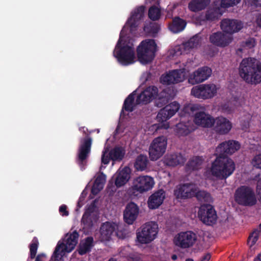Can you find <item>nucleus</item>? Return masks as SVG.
Listing matches in <instances>:
<instances>
[{
    "label": "nucleus",
    "mask_w": 261,
    "mask_h": 261,
    "mask_svg": "<svg viewBox=\"0 0 261 261\" xmlns=\"http://www.w3.org/2000/svg\"><path fill=\"white\" fill-rule=\"evenodd\" d=\"M202 160L199 156H195L189 161L186 165L187 171L196 170L200 168Z\"/></svg>",
    "instance_id": "38"
},
{
    "label": "nucleus",
    "mask_w": 261,
    "mask_h": 261,
    "mask_svg": "<svg viewBox=\"0 0 261 261\" xmlns=\"http://www.w3.org/2000/svg\"><path fill=\"white\" fill-rule=\"evenodd\" d=\"M186 22L179 17H175L172 22L169 25V29L174 33H179L184 30L186 25Z\"/></svg>",
    "instance_id": "35"
},
{
    "label": "nucleus",
    "mask_w": 261,
    "mask_h": 261,
    "mask_svg": "<svg viewBox=\"0 0 261 261\" xmlns=\"http://www.w3.org/2000/svg\"><path fill=\"white\" fill-rule=\"evenodd\" d=\"M179 104L176 101H173L159 112L156 120L159 122H164L172 117L179 109Z\"/></svg>",
    "instance_id": "16"
},
{
    "label": "nucleus",
    "mask_w": 261,
    "mask_h": 261,
    "mask_svg": "<svg viewBox=\"0 0 261 261\" xmlns=\"http://www.w3.org/2000/svg\"><path fill=\"white\" fill-rule=\"evenodd\" d=\"M195 187L191 183L180 184L174 190V195L178 199H187L194 197Z\"/></svg>",
    "instance_id": "15"
},
{
    "label": "nucleus",
    "mask_w": 261,
    "mask_h": 261,
    "mask_svg": "<svg viewBox=\"0 0 261 261\" xmlns=\"http://www.w3.org/2000/svg\"><path fill=\"white\" fill-rule=\"evenodd\" d=\"M234 199L239 204L246 206H251L256 203L253 190L246 186H242L236 190Z\"/></svg>",
    "instance_id": "8"
},
{
    "label": "nucleus",
    "mask_w": 261,
    "mask_h": 261,
    "mask_svg": "<svg viewBox=\"0 0 261 261\" xmlns=\"http://www.w3.org/2000/svg\"><path fill=\"white\" fill-rule=\"evenodd\" d=\"M258 228H259V229L258 230V231H259V234H260V233H261V223L259 225Z\"/></svg>",
    "instance_id": "63"
},
{
    "label": "nucleus",
    "mask_w": 261,
    "mask_h": 261,
    "mask_svg": "<svg viewBox=\"0 0 261 261\" xmlns=\"http://www.w3.org/2000/svg\"><path fill=\"white\" fill-rule=\"evenodd\" d=\"M157 45L153 39H145L137 47V54L138 60L143 64L151 62L155 56Z\"/></svg>",
    "instance_id": "5"
},
{
    "label": "nucleus",
    "mask_w": 261,
    "mask_h": 261,
    "mask_svg": "<svg viewBox=\"0 0 261 261\" xmlns=\"http://www.w3.org/2000/svg\"><path fill=\"white\" fill-rule=\"evenodd\" d=\"M91 251V249L87 246V245H85V244H82L80 245L79 249V253L81 255H84L86 254L87 252H89Z\"/></svg>",
    "instance_id": "50"
},
{
    "label": "nucleus",
    "mask_w": 261,
    "mask_h": 261,
    "mask_svg": "<svg viewBox=\"0 0 261 261\" xmlns=\"http://www.w3.org/2000/svg\"><path fill=\"white\" fill-rule=\"evenodd\" d=\"M139 207L133 202L127 204L123 213L124 221L128 224H132L136 220L139 214Z\"/></svg>",
    "instance_id": "25"
},
{
    "label": "nucleus",
    "mask_w": 261,
    "mask_h": 261,
    "mask_svg": "<svg viewBox=\"0 0 261 261\" xmlns=\"http://www.w3.org/2000/svg\"><path fill=\"white\" fill-rule=\"evenodd\" d=\"M117 226L115 223L106 222L103 223L100 229V234L102 239L108 241L111 238L112 234L115 231Z\"/></svg>",
    "instance_id": "33"
},
{
    "label": "nucleus",
    "mask_w": 261,
    "mask_h": 261,
    "mask_svg": "<svg viewBox=\"0 0 261 261\" xmlns=\"http://www.w3.org/2000/svg\"><path fill=\"white\" fill-rule=\"evenodd\" d=\"M59 212L62 216H67L69 215V212L67 211V206L64 204L60 206Z\"/></svg>",
    "instance_id": "53"
},
{
    "label": "nucleus",
    "mask_w": 261,
    "mask_h": 261,
    "mask_svg": "<svg viewBox=\"0 0 261 261\" xmlns=\"http://www.w3.org/2000/svg\"><path fill=\"white\" fill-rule=\"evenodd\" d=\"M165 192L160 189L151 194L148 198V206L150 209L154 210L158 208L163 202L165 198Z\"/></svg>",
    "instance_id": "26"
},
{
    "label": "nucleus",
    "mask_w": 261,
    "mask_h": 261,
    "mask_svg": "<svg viewBox=\"0 0 261 261\" xmlns=\"http://www.w3.org/2000/svg\"><path fill=\"white\" fill-rule=\"evenodd\" d=\"M243 27V24L241 21L234 19L224 18L220 24L221 30L224 33L231 35L238 32Z\"/></svg>",
    "instance_id": "18"
},
{
    "label": "nucleus",
    "mask_w": 261,
    "mask_h": 261,
    "mask_svg": "<svg viewBox=\"0 0 261 261\" xmlns=\"http://www.w3.org/2000/svg\"><path fill=\"white\" fill-rule=\"evenodd\" d=\"M177 256L176 254H173L172 256H171V259L173 260H175L176 259H177Z\"/></svg>",
    "instance_id": "61"
},
{
    "label": "nucleus",
    "mask_w": 261,
    "mask_h": 261,
    "mask_svg": "<svg viewBox=\"0 0 261 261\" xmlns=\"http://www.w3.org/2000/svg\"><path fill=\"white\" fill-rule=\"evenodd\" d=\"M186 161V159L180 153L168 154L164 159V163L167 166L175 167L182 165Z\"/></svg>",
    "instance_id": "28"
},
{
    "label": "nucleus",
    "mask_w": 261,
    "mask_h": 261,
    "mask_svg": "<svg viewBox=\"0 0 261 261\" xmlns=\"http://www.w3.org/2000/svg\"><path fill=\"white\" fill-rule=\"evenodd\" d=\"M113 55L123 66L129 65L135 62L134 48L125 42L122 43L121 35L114 50Z\"/></svg>",
    "instance_id": "4"
},
{
    "label": "nucleus",
    "mask_w": 261,
    "mask_h": 261,
    "mask_svg": "<svg viewBox=\"0 0 261 261\" xmlns=\"http://www.w3.org/2000/svg\"><path fill=\"white\" fill-rule=\"evenodd\" d=\"M136 95V91L135 90L129 94L125 99L121 111V114L124 113V111L130 113L135 110L136 106L138 105V104L136 103V100L135 101Z\"/></svg>",
    "instance_id": "30"
},
{
    "label": "nucleus",
    "mask_w": 261,
    "mask_h": 261,
    "mask_svg": "<svg viewBox=\"0 0 261 261\" xmlns=\"http://www.w3.org/2000/svg\"><path fill=\"white\" fill-rule=\"evenodd\" d=\"M219 14L217 10L210 9L206 11L205 14V20L207 21H214L218 18Z\"/></svg>",
    "instance_id": "42"
},
{
    "label": "nucleus",
    "mask_w": 261,
    "mask_h": 261,
    "mask_svg": "<svg viewBox=\"0 0 261 261\" xmlns=\"http://www.w3.org/2000/svg\"><path fill=\"white\" fill-rule=\"evenodd\" d=\"M214 129L217 134L225 135L228 134L232 128L230 121L224 117H218L214 119Z\"/></svg>",
    "instance_id": "22"
},
{
    "label": "nucleus",
    "mask_w": 261,
    "mask_h": 261,
    "mask_svg": "<svg viewBox=\"0 0 261 261\" xmlns=\"http://www.w3.org/2000/svg\"><path fill=\"white\" fill-rule=\"evenodd\" d=\"M198 105H189L184 108L183 112L186 116L194 115V122L203 127L211 128L214 125V118L208 113L199 110Z\"/></svg>",
    "instance_id": "3"
},
{
    "label": "nucleus",
    "mask_w": 261,
    "mask_h": 261,
    "mask_svg": "<svg viewBox=\"0 0 261 261\" xmlns=\"http://www.w3.org/2000/svg\"><path fill=\"white\" fill-rule=\"evenodd\" d=\"M158 93V89L154 86H149L142 91L136 97V103L146 105L155 98Z\"/></svg>",
    "instance_id": "20"
},
{
    "label": "nucleus",
    "mask_w": 261,
    "mask_h": 261,
    "mask_svg": "<svg viewBox=\"0 0 261 261\" xmlns=\"http://www.w3.org/2000/svg\"><path fill=\"white\" fill-rule=\"evenodd\" d=\"M163 126H164V128L165 129H167L169 127V125L168 123L164 124Z\"/></svg>",
    "instance_id": "62"
},
{
    "label": "nucleus",
    "mask_w": 261,
    "mask_h": 261,
    "mask_svg": "<svg viewBox=\"0 0 261 261\" xmlns=\"http://www.w3.org/2000/svg\"><path fill=\"white\" fill-rule=\"evenodd\" d=\"M194 197H196L197 200L201 202H210L212 201V197L209 193L205 191H197L196 188Z\"/></svg>",
    "instance_id": "39"
},
{
    "label": "nucleus",
    "mask_w": 261,
    "mask_h": 261,
    "mask_svg": "<svg viewBox=\"0 0 261 261\" xmlns=\"http://www.w3.org/2000/svg\"><path fill=\"white\" fill-rule=\"evenodd\" d=\"M107 153V151L106 150L103 151V153L101 156V163L105 165L108 164L110 162V160H111L110 156H108V155H106V153Z\"/></svg>",
    "instance_id": "52"
},
{
    "label": "nucleus",
    "mask_w": 261,
    "mask_h": 261,
    "mask_svg": "<svg viewBox=\"0 0 261 261\" xmlns=\"http://www.w3.org/2000/svg\"><path fill=\"white\" fill-rule=\"evenodd\" d=\"M130 170L129 167H125L117 175L115 179V184L117 188L124 186L130 178Z\"/></svg>",
    "instance_id": "31"
},
{
    "label": "nucleus",
    "mask_w": 261,
    "mask_h": 261,
    "mask_svg": "<svg viewBox=\"0 0 261 261\" xmlns=\"http://www.w3.org/2000/svg\"><path fill=\"white\" fill-rule=\"evenodd\" d=\"M93 211V207H89L88 208V209L85 212L82 217V221L84 223H88V220L89 219V217L90 216V214L92 213Z\"/></svg>",
    "instance_id": "49"
},
{
    "label": "nucleus",
    "mask_w": 261,
    "mask_h": 261,
    "mask_svg": "<svg viewBox=\"0 0 261 261\" xmlns=\"http://www.w3.org/2000/svg\"><path fill=\"white\" fill-rule=\"evenodd\" d=\"M212 74V70L207 66L199 68L191 74L189 77V83L195 85L202 83L207 80Z\"/></svg>",
    "instance_id": "19"
},
{
    "label": "nucleus",
    "mask_w": 261,
    "mask_h": 261,
    "mask_svg": "<svg viewBox=\"0 0 261 261\" xmlns=\"http://www.w3.org/2000/svg\"><path fill=\"white\" fill-rule=\"evenodd\" d=\"M259 236V231L255 229L251 233L247 240V244L250 247H252L257 242Z\"/></svg>",
    "instance_id": "41"
},
{
    "label": "nucleus",
    "mask_w": 261,
    "mask_h": 261,
    "mask_svg": "<svg viewBox=\"0 0 261 261\" xmlns=\"http://www.w3.org/2000/svg\"><path fill=\"white\" fill-rule=\"evenodd\" d=\"M148 15L151 20H157L161 17V10L156 6L153 5L149 9Z\"/></svg>",
    "instance_id": "40"
},
{
    "label": "nucleus",
    "mask_w": 261,
    "mask_h": 261,
    "mask_svg": "<svg viewBox=\"0 0 261 261\" xmlns=\"http://www.w3.org/2000/svg\"><path fill=\"white\" fill-rule=\"evenodd\" d=\"M154 184V179L149 176H139L135 178L128 190L130 195L137 196L138 194L150 190Z\"/></svg>",
    "instance_id": "9"
},
{
    "label": "nucleus",
    "mask_w": 261,
    "mask_h": 261,
    "mask_svg": "<svg viewBox=\"0 0 261 261\" xmlns=\"http://www.w3.org/2000/svg\"><path fill=\"white\" fill-rule=\"evenodd\" d=\"M240 148L239 142L233 140L224 141L216 147L215 153L216 158L211 167V172L213 176L219 180H224L232 174L236 166L228 156Z\"/></svg>",
    "instance_id": "1"
},
{
    "label": "nucleus",
    "mask_w": 261,
    "mask_h": 261,
    "mask_svg": "<svg viewBox=\"0 0 261 261\" xmlns=\"http://www.w3.org/2000/svg\"><path fill=\"white\" fill-rule=\"evenodd\" d=\"M160 29V26L155 23H150L148 27H145L144 30L152 33H157Z\"/></svg>",
    "instance_id": "47"
},
{
    "label": "nucleus",
    "mask_w": 261,
    "mask_h": 261,
    "mask_svg": "<svg viewBox=\"0 0 261 261\" xmlns=\"http://www.w3.org/2000/svg\"><path fill=\"white\" fill-rule=\"evenodd\" d=\"M185 116L186 113H185L184 116H182L181 117L180 122L176 125V133L180 136H187L189 134L192 130V128L191 127L192 122L189 119L187 122H185L184 120L185 117H186ZM186 117L189 116L186 115Z\"/></svg>",
    "instance_id": "32"
},
{
    "label": "nucleus",
    "mask_w": 261,
    "mask_h": 261,
    "mask_svg": "<svg viewBox=\"0 0 261 261\" xmlns=\"http://www.w3.org/2000/svg\"><path fill=\"white\" fill-rule=\"evenodd\" d=\"M256 45L255 39L252 37H249L245 41L242 42V46L246 48H252L254 47Z\"/></svg>",
    "instance_id": "44"
},
{
    "label": "nucleus",
    "mask_w": 261,
    "mask_h": 261,
    "mask_svg": "<svg viewBox=\"0 0 261 261\" xmlns=\"http://www.w3.org/2000/svg\"><path fill=\"white\" fill-rule=\"evenodd\" d=\"M93 238L91 237H88L86 239L85 242L84 243V244H85V245H87L88 247L91 249L92 247L93 246Z\"/></svg>",
    "instance_id": "54"
},
{
    "label": "nucleus",
    "mask_w": 261,
    "mask_h": 261,
    "mask_svg": "<svg viewBox=\"0 0 261 261\" xmlns=\"http://www.w3.org/2000/svg\"><path fill=\"white\" fill-rule=\"evenodd\" d=\"M197 235L192 231L180 232L175 237L174 244L182 249L192 247L197 240Z\"/></svg>",
    "instance_id": "12"
},
{
    "label": "nucleus",
    "mask_w": 261,
    "mask_h": 261,
    "mask_svg": "<svg viewBox=\"0 0 261 261\" xmlns=\"http://www.w3.org/2000/svg\"><path fill=\"white\" fill-rule=\"evenodd\" d=\"M39 243L37 237H34L33 238L31 243L29 245L30 248V258L34 259L35 261H44V259L46 258V255L44 253L38 254L36 256L37 250L39 247Z\"/></svg>",
    "instance_id": "29"
},
{
    "label": "nucleus",
    "mask_w": 261,
    "mask_h": 261,
    "mask_svg": "<svg viewBox=\"0 0 261 261\" xmlns=\"http://www.w3.org/2000/svg\"><path fill=\"white\" fill-rule=\"evenodd\" d=\"M252 5L255 7H261V0H252Z\"/></svg>",
    "instance_id": "58"
},
{
    "label": "nucleus",
    "mask_w": 261,
    "mask_h": 261,
    "mask_svg": "<svg viewBox=\"0 0 261 261\" xmlns=\"http://www.w3.org/2000/svg\"><path fill=\"white\" fill-rule=\"evenodd\" d=\"M67 239L65 241V243L58 242L56 247L55 251L51 256V259L54 261H58L60 255L63 252H70L73 250L78 242L79 234L76 231H74L69 236L66 234Z\"/></svg>",
    "instance_id": "7"
},
{
    "label": "nucleus",
    "mask_w": 261,
    "mask_h": 261,
    "mask_svg": "<svg viewBox=\"0 0 261 261\" xmlns=\"http://www.w3.org/2000/svg\"><path fill=\"white\" fill-rule=\"evenodd\" d=\"M182 72L180 70H173L160 77V82L164 85L176 84L183 81Z\"/></svg>",
    "instance_id": "24"
},
{
    "label": "nucleus",
    "mask_w": 261,
    "mask_h": 261,
    "mask_svg": "<svg viewBox=\"0 0 261 261\" xmlns=\"http://www.w3.org/2000/svg\"><path fill=\"white\" fill-rule=\"evenodd\" d=\"M211 257L210 253L205 254L201 258L200 261H208Z\"/></svg>",
    "instance_id": "57"
},
{
    "label": "nucleus",
    "mask_w": 261,
    "mask_h": 261,
    "mask_svg": "<svg viewBox=\"0 0 261 261\" xmlns=\"http://www.w3.org/2000/svg\"><path fill=\"white\" fill-rule=\"evenodd\" d=\"M217 93V88L214 84H200L194 86L191 94L199 99H207L214 97Z\"/></svg>",
    "instance_id": "10"
},
{
    "label": "nucleus",
    "mask_w": 261,
    "mask_h": 261,
    "mask_svg": "<svg viewBox=\"0 0 261 261\" xmlns=\"http://www.w3.org/2000/svg\"><path fill=\"white\" fill-rule=\"evenodd\" d=\"M145 9V7L142 5L136 8L132 12L131 16L126 23V25H128L129 27L130 33L133 34L137 30L139 21L143 19L144 16Z\"/></svg>",
    "instance_id": "17"
},
{
    "label": "nucleus",
    "mask_w": 261,
    "mask_h": 261,
    "mask_svg": "<svg viewBox=\"0 0 261 261\" xmlns=\"http://www.w3.org/2000/svg\"><path fill=\"white\" fill-rule=\"evenodd\" d=\"M160 0H145L146 4H153V5H159Z\"/></svg>",
    "instance_id": "56"
},
{
    "label": "nucleus",
    "mask_w": 261,
    "mask_h": 261,
    "mask_svg": "<svg viewBox=\"0 0 261 261\" xmlns=\"http://www.w3.org/2000/svg\"><path fill=\"white\" fill-rule=\"evenodd\" d=\"M198 216L203 223L208 225L215 224L217 219L216 212L211 204L202 205L198 211Z\"/></svg>",
    "instance_id": "14"
},
{
    "label": "nucleus",
    "mask_w": 261,
    "mask_h": 261,
    "mask_svg": "<svg viewBox=\"0 0 261 261\" xmlns=\"http://www.w3.org/2000/svg\"><path fill=\"white\" fill-rule=\"evenodd\" d=\"M103 186L104 185L94 181L93 185L91 188V193L94 195H97L103 189Z\"/></svg>",
    "instance_id": "45"
},
{
    "label": "nucleus",
    "mask_w": 261,
    "mask_h": 261,
    "mask_svg": "<svg viewBox=\"0 0 261 261\" xmlns=\"http://www.w3.org/2000/svg\"><path fill=\"white\" fill-rule=\"evenodd\" d=\"M125 154V150L120 147H115L109 152V155L111 160L113 161H120L122 160Z\"/></svg>",
    "instance_id": "36"
},
{
    "label": "nucleus",
    "mask_w": 261,
    "mask_h": 261,
    "mask_svg": "<svg viewBox=\"0 0 261 261\" xmlns=\"http://www.w3.org/2000/svg\"><path fill=\"white\" fill-rule=\"evenodd\" d=\"M241 0H221V6L223 8H228L237 5Z\"/></svg>",
    "instance_id": "43"
},
{
    "label": "nucleus",
    "mask_w": 261,
    "mask_h": 261,
    "mask_svg": "<svg viewBox=\"0 0 261 261\" xmlns=\"http://www.w3.org/2000/svg\"><path fill=\"white\" fill-rule=\"evenodd\" d=\"M232 38L224 33L218 31L212 33L210 36V41L215 46L224 47L228 45Z\"/></svg>",
    "instance_id": "23"
},
{
    "label": "nucleus",
    "mask_w": 261,
    "mask_h": 261,
    "mask_svg": "<svg viewBox=\"0 0 261 261\" xmlns=\"http://www.w3.org/2000/svg\"><path fill=\"white\" fill-rule=\"evenodd\" d=\"M148 162L147 156L140 154L136 158L134 167L137 171H143L147 168Z\"/></svg>",
    "instance_id": "37"
},
{
    "label": "nucleus",
    "mask_w": 261,
    "mask_h": 261,
    "mask_svg": "<svg viewBox=\"0 0 261 261\" xmlns=\"http://www.w3.org/2000/svg\"><path fill=\"white\" fill-rule=\"evenodd\" d=\"M253 167L257 169H261V153L255 155L251 161Z\"/></svg>",
    "instance_id": "48"
},
{
    "label": "nucleus",
    "mask_w": 261,
    "mask_h": 261,
    "mask_svg": "<svg viewBox=\"0 0 261 261\" xmlns=\"http://www.w3.org/2000/svg\"><path fill=\"white\" fill-rule=\"evenodd\" d=\"M211 0H191L188 4L189 10L193 12H198L204 10L210 4Z\"/></svg>",
    "instance_id": "34"
},
{
    "label": "nucleus",
    "mask_w": 261,
    "mask_h": 261,
    "mask_svg": "<svg viewBox=\"0 0 261 261\" xmlns=\"http://www.w3.org/2000/svg\"><path fill=\"white\" fill-rule=\"evenodd\" d=\"M239 73L246 83L259 84L261 82V63L255 58H245L240 63Z\"/></svg>",
    "instance_id": "2"
},
{
    "label": "nucleus",
    "mask_w": 261,
    "mask_h": 261,
    "mask_svg": "<svg viewBox=\"0 0 261 261\" xmlns=\"http://www.w3.org/2000/svg\"><path fill=\"white\" fill-rule=\"evenodd\" d=\"M185 261H194V260L192 258H187L186 259Z\"/></svg>",
    "instance_id": "64"
},
{
    "label": "nucleus",
    "mask_w": 261,
    "mask_h": 261,
    "mask_svg": "<svg viewBox=\"0 0 261 261\" xmlns=\"http://www.w3.org/2000/svg\"><path fill=\"white\" fill-rule=\"evenodd\" d=\"M158 233V225L155 222L143 224L137 232V240L142 244H148L153 241Z\"/></svg>",
    "instance_id": "6"
},
{
    "label": "nucleus",
    "mask_w": 261,
    "mask_h": 261,
    "mask_svg": "<svg viewBox=\"0 0 261 261\" xmlns=\"http://www.w3.org/2000/svg\"><path fill=\"white\" fill-rule=\"evenodd\" d=\"M95 181L104 185L106 181V175L103 173L101 172L96 178Z\"/></svg>",
    "instance_id": "51"
},
{
    "label": "nucleus",
    "mask_w": 261,
    "mask_h": 261,
    "mask_svg": "<svg viewBox=\"0 0 261 261\" xmlns=\"http://www.w3.org/2000/svg\"><path fill=\"white\" fill-rule=\"evenodd\" d=\"M256 22L258 25L261 27V14L258 15V16L257 17Z\"/></svg>",
    "instance_id": "59"
},
{
    "label": "nucleus",
    "mask_w": 261,
    "mask_h": 261,
    "mask_svg": "<svg viewBox=\"0 0 261 261\" xmlns=\"http://www.w3.org/2000/svg\"><path fill=\"white\" fill-rule=\"evenodd\" d=\"M92 142V139L89 137H87L81 140L78 150L77 163L82 170L84 169L87 159L90 153Z\"/></svg>",
    "instance_id": "13"
},
{
    "label": "nucleus",
    "mask_w": 261,
    "mask_h": 261,
    "mask_svg": "<svg viewBox=\"0 0 261 261\" xmlns=\"http://www.w3.org/2000/svg\"><path fill=\"white\" fill-rule=\"evenodd\" d=\"M202 38L199 34H197L187 42L183 43L180 46L181 54H188L191 49L197 48L201 43Z\"/></svg>",
    "instance_id": "27"
},
{
    "label": "nucleus",
    "mask_w": 261,
    "mask_h": 261,
    "mask_svg": "<svg viewBox=\"0 0 261 261\" xmlns=\"http://www.w3.org/2000/svg\"><path fill=\"white\" fill-rule=\"evenodd\" d=\"M254 261H261V253L259 254L254 259Z\"/></svg>",
    "instance_id": "60"
},
{
    "label": "nucleus",
    "mask_w": 261,
    "mask_h": 261,
    "mask_svg": "<svg viewBox=\"0 0 261 261\" xmlns=\"http://www.w3.org/2000/svg\"><path fill=\"white\" fill-rule=\"evenodd\" d=\"M256 192L261 198V177L258 180L256 185Z\"/></svg>",
    "instance_id": "55"
},
{
    "label": "nucleus",
    "mask_w": 261,
    "mask_h": 261,
    "mask_svg": "<svg viewBox=\"0 0 261 261\" xmlns=\"http://www.w3.org/2000/svg\"><path fill=\"white\" fill-rule=\"evenodd\" d=\"M167 145V139L164 136L155 138L151 142L149 148V155L151 161H156L165 152Z\"/></svg>",
    "instance_id": "11"
},
{
    "label": "nucleus",
    "mask_w": 261,
    "mask_h": 261,
    "mask_svg": "<svg viewBox=\"0 0 261 261\" xmlns=\"http://www.w3.org/2000/svg\"><path fill=\"white\" fill-rule=\"evenodd\" d=\"M103 186L104 185L94 181L93 185L91 188V193L94 195H97L103 189Z\"/></svg>",
    "instance_id": "46"
},
{
    "label": "nucleus",
    "mask_w": 261,
    "mask_h": 261,
    "mask_svg": "<svg viewBox=\"0 0 261 261\" xmlns=\"http://www.w3.org/2000/svg\"><path fill=\"white\" fill-rule=\"evenodd\" d=\"M174 95L175 93L172 88H167L163 89L155 96V106L159 108L164 107L173 99Z\"/></svg>",
    "instance_id": "21"
}]
</instances>
